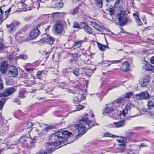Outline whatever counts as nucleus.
<instances>
[{"label":"nucleus","mask_w":154,"mask_h":154,"mask_svg":"<svg viewBox=\"0 0 154 154\" xmlns=\"http://www.w3.org/2000/svg\"><path fill=\"white\" fill-rule=\"evenodd\" d=\"M87 116L88 114H87L85 116H82L80 121V124L75 125V129H77L78 132L77 136L82 135L85 133L86 129L90 128L95 125L94 124L90 125L92 122V121L89 120L87 117Z\"/></svg>","instance_id":"nucleus-1"},{"label":"nucleus","mask_w":154,"mask_h":154,"mask_svg":"<svg viewBox=\"0 0 154 154\" xmlns=\"http://www.w3.org/2000/svg\"><path fill=\"white\" fill-rule=\"evenodd\" d=\"M72 135V134L67 131L63 130L58 131L55 132L54 134V136L59 138L65 140L68 138Z\"/></svg>","instance_id":"nucleus-2"},{"label":"nucleus","mask_w":154,"mask_h":154,"mask_svg":"<svg viewBox=\"0 0 154 154\" xmlns=\"http://www.w3.org/2000/svg\"><path fill=\"white\" fill-rule=\"evenodd\" d=\"M134 106L133 105L130 103H128L126 106L125 108L124 109L122 112H120L118 114L119 117L121 119H123L126 116V114H128V112Z\"/></svg>","instance_id":"nucleus-3"},{"label":"nucleus","mask_w":154,"mask_h":154,"mask_svg":"<svg viewBox=\"0 0 154 154\" xmlns=\"http://www.w3.org/2000/svg\"><path fill=\"white\" fill-rule=\"evenodd\" d=\"M8 75L11 77H14L18 75V70L17 68L14 66H10L8 68Z\"/></svg>","instance_id":"nucleus-4"},{"label":"nucleus","mask_w":154,"mask_h":154,"mask_svg":"<svg viewBox=\"0 0 154 154\" xmlns=\"http://www.w3.org/2000/svg\"><path fill=\"white\" fill-rule=\"evenodd\" d=\"M15 91V89L13 87L6 88L0 94V97H6L14 93Z\"/></svg>","instance_id":"nucleus-5"},{"label":"nucleus","mask_w":154,"mask_h":154,"mask_svg":"<svg viewBox=\"0 0 154 154\" xmlns=\"http://www.w3.org/2000/svg\"><path fill=\"white\" fill-rule=\"evenodd\" d=\"M64 21L57 22L54 26L56 32L57 33L60 34L63 31V25L64 24Z\"/></svg>","instance_id":"nucleus-6"},{"label":"nucleus","mask_w":154,"mask_h":154,"mask_svg":"<svg viewBox=\"0 0 154 154\" xmlns=\"http://www.w3.org/2000/svg\"><path fill=\"white\" fill-rule=\"evenodd\" d=\"M135 98L137 100H147L149 98V95L147 91H144L139 94L136 95Z\"/></svg>","instance_id":"nucleus-7"},{"label":"nucleus","mask_w":154,"mask_h":154,"mask_svg":"<svg viewBox=\"0 0 154 154\" xmlns=\"http://www.w3.org/2000/svg\"><path fill=\"white\" fill-rule=\"evenodd\" d=\"M50 2L53 8L59 9L62 8L63 3L58 0H50Z\"/></svg>","instance_id":"nucleus-8"},{"label":"nucleus","mask_w":154,"mask_h":154,"mask_svg":"<svg viewBox=\"0 0 154 154\" xmlns=\"http://www.w3.org/2000/svg\"><path fill=\"white\" fill-rule=\"evenodd\" d=\"M40 34V32L38 29V27L35 28L30 33L31 38L33 39L35 38Z\"/></svg>","instance_id":"nucleus-9"},{"label":"nucleus","mask_w":154,"mask_h":154,"mask_svg":"<svg viewBox=\"0 0 154 154\" xmlns=\"http://www.w3.org/2000/svg\"><path fill=\"white\" fill-rule=\"evenodd\" d=\"M143 68L146 71H154V66H152L146 61H144Z\"/></svg>","instance_id":"nucleus-10"},{"label":"nucleus","mask_w":154,"mask_h":154,"mask_svg":"<svg viewBox=\"0 0 154 154\" xmlns=\"http://www.w3.org/2000/svg\"><path fill=\"white\" fill-rule=\"evenodd\" d=\"M61 141H63V140H56L54 141L53 143L47 142L45 143L44 146L45 147H47L48 146L49 147V146H51L53 144L54 146H56L60 145L61 143Z\"/></svg>","instance_id":"nucleus-11"},{"label":"nucleus","mask_w":154,"mask_h":154,"mask_svg":"<svg viewBox=\"0 0 154 154\" xmlns=\"http://www.w3.org/2000/svg\"><path fill=\"white\" fill-rule=\"evenodd\" d=\"M149 82V78L148 76H146L144 77L140 82V83L142 87H145L148 84Z\"/></svg>","instance_id":"nucleus-12"},{"label":"nucleus","mask_w":154,"mask_h":154,"mask_svg":"<svg viewBox=\"0 0 154 154\" xmlns=\"http://www.w3.org/2000/svg\"><path fill=\"white\" fill-rule=\"evenodd\" d=\"M110 104L106 105V108L105 109V111L107 114L110 117H112V115H109V114L112 113L114 110V109L112 106H110Z\"/></svg>","instance_id":"nucleus-13"},{"label":"nucleus","mask_w":154,"mask_h":154,"mask_svg":"<svg viewBox=\"0 0 154 154\" xmlns=\"http://www.w3.org/2000/svg\"><path fill=\"white\" fill-rule=\"evenodd\" d=\"M129 18L127 17L123 18L118 21L119 25L120 26H123L126 24L129 21Z\"/></svg>","instance_id":"nucleus-14"},{"label":"nucleus","mask_w":154,"mask_h":154,"mask_svg":"<svg viewBox=\"0 0 154 154\" xmlns=\"http://www.w3.org/2000/svg\"><path fill=\"white\" fill-rule=\"evenodd\" d=\"M8 65L7 63L4 62H2L1 65L0 70L1 72L4 74H5V72L7 68Z\"/></svg>","instance_id":"nucleus-15"},{"label":"nucleus","mask_w":154,"mask_h":154,"mask_svg":"<svg viewBox=\"0 0 154 154\" xmlns=\"http://www.w3.org/2000/svg\"><path fill=\"white\" fill-rule=\"evenodd\" d=\"M126 12L125 11H120V12L118 13L116 16L117 19L118 21L120 20L121 19L125 17Z\"/></svg>","instance_id":"nucleus-16"},{"label":"nucleus","mask_w":154,"mask_h":154,"mask_svg":"<svg viewBox=\"0 0 154 154\" xmlns=\"http://www.w3.org/2000/svg\"><path fill=\"white\" fill-rule=\"evenodd\" d=\"M129 64L127 62H124L122 63L121 69L123 71H126L129 69Z\"/></svg>","instance_id":"nucleus-17"},{"label":"nucleus","mask_w":154,"mask_h":154,"mask_svg":"<svg viewBox=\"0 0 154 154\" xmlns=\"http://www.w3.org/2000/svg\"><path fill=\"white\" fill-rule=\"evenodd\" d=\"M125 98L124 97H121L119 98L118 99L113 102V103L114 104L116 103H122L124 104V103H125V102L127 101L126 100H125Z\"/></svg>","instance_id":"nucleus-18"},{"label":"nucleus","mask_w":154,"mask_h":154,"mask_svg":"<svg viewBox=\"0 0 154 154\" xmlns=\"http://www.w3.org/2000/svg\"><path fill=\"white\" fill-rule=\"evenodd\" d=\"M30 140V138L26 136H23L20 137L19 141L20 143H25L28 142Z\"/></svg>","instance_id":"nucleus-19"},{"label":"nucleus","mask_w":154,"mask_h":154,"mask_svg":"<svg viewBox=\"0 0 154 154\" xmlns=\"http://www.w3.org/2000/svg\"><path fill=\"white\" fill-rule=\"evenodd\" d=\"M6 26L8 29V32L10 33L12 31H15L14 27H15L14 23H11L9 25H7Z\"/></svg>","instance_id":"nucleus-20"},{"label":"nucleus","mask_w":154,"mask_h":154,"mask_svg":"<svg viewBox=\"0 0 154 154\" xmlns=\"http://www.w3.org/2000/svg\"><path fill=\"white\" fill-rule=\"evenodd\" d=\"M78 60V56L76 54H73L72 55V57L69 61V63H75Z\"/></svg>","instance_id":"nucleus-21"},{"label":"nucleus","mask_w":154,"mask_h":154,"mask_svg":"<svg viewBox=\"0 0 154 154\" xmlns=\"http://www.w3.org/2000/svg\"><path fill=\"white\" fill-rule=\"evenodd\" d=\"M113 124L115 125L116 128H119L123 127L125 125V123L124 121H122L117 122H114Z\"/></svg>","instance_id":"nucleus-22"},{"label":"nucleus","mask_w":154,"mask_h":154,"mask_svg":"<svg viewBox=\"0 0 154 154\" xmlns=\"http://www.w3.org/2000/svg\"><path fill=\"white\" fill-rule=\"evenodd\" d=\"M83 29H85V31L89 34H92L93 31L91 28L87 25H86L84 26Z\"/></svg>","instance_id":"nucleus-23"},{"label":"nucleus","mask_w":154,"mask_h":154,"mask_svg":"<svg viewBox=\"0 0 154 154\" xmlns=\"http://www.w3.org/2000/svg\"><path fill=\"white\" fill-rule=\"evenodd\" d=\"M123 4L122 0H117L115 2L114 5L115 7L116 8H119Z\"/></svg>","instance_id":"nucleus-24"},{"label":"nucleus","mask_w":154,"mask_h":154,"mask_svg":"<svg viewBox=\"0 0 154 154\" xmlns=\"http://www.w3.org/2000/svg\"><path fill=\"white\" fill-rule=\"evenodd\" d=\"M49 38H50V36L47 34L44 33L42 35V38L40 39L41 41L45 42Z\"/></svg>","instance_id":"nucleus-25"},{"label":"nucleus","mask_w":154,"mask_h":154,"mask_svg":"<svg viewBox=\"0 0 154 154\" xmlns=\"http://www.w3.org/2000/svg\"><path fill=\"white\" fill-rule=\"evenodd\" d=\"M28 142H29V143H27V144H25L28 149H29L32 147H34V141L33 140L30 139V140Z\"/></svg>","instance_id":"nucleus-26"},{"label":"nucleus","mask_w":154,"mask_h":154,"mask_svg":"<svg viewBox=\"0 0 154 154\" xmlns=\"http://www.w3.org/2000/svg\"><path fill=\"white\" fill-rule=\"evenodd\" d=\"M72 73L75 76H77L81 77L82 74L79 73V69L78 68H76L73 69L72 70Z\"/></svg>","instance_id":"nucleus-27"},{"label":"nucleus","mask_w":154,"mask_h":154,"mask_svg":"<svg viewBox=\"0 0 154 154\" xmlns=\"http://www.w3.org/2000/svg\"><path fill=\"white\" fill-rule=\"evenodd\" d=\"M97 45L98 47L100 50L103 51L105 50V48H108V45H103L100 43H98Z\"/></svg>","instance_id":"nucleus-28"},{"label":"nucleus","mask_w":154,"mask_h":154,"mask_svg":"<svg viewBox=\"0 0 154 154\" xmlns=\"http://www.w3.org/2000/svg\"><path fill=\"white\" fill-rule=\"evenodd\" d=\"M79 10V8L77 7L70 10L69 11V14L72 15H75L78 12Z\"/></svg>","instance_id":"nucleus-29"},{"label":"nucleus","mask_w":154,"mask_h":154,"mask_svg":"<svg viewBox=\"0 0 154 154\" xmlns=\"http://www.w3.org/2000/svg\"><path fill=\"white\" fill-rule=\"evenodd\" d=\"M95 4L99 8H101L102 7V0H94Z\"/></svg>","instance_id":"nucleus-30"},{"label":"nucleus","mask_w":154,"mask_h":154,"mask_svg":"<svg viewBox=\"0 0 154 154\" xmlns=\"http://www.w3.org/2000/svg\"><path fill=\"white\" fill-rule=\"evenodd\" d=\"M148 106L150 109L154 108V102L151 100L148 101Z\"/></svg>","instance_id":"nucleus-31"},{"label":"nucleus","mask_w":154,"mask_h":154,"mask_svg":"<svg viewBox=\"0 0 154 154\" xmlns=\"http://www.w3.org/2000/svg\"><path fill=\"white\" fill-rule=\"evenodd\" d=\"M46 151L45 152L47 154H51L54 151V150L51 148V147L48 146L46 147Z\"/></svg>","instance_id":"nucleus-32"},{"label":"nucleus","mask_w":154,"mask_h":154,"mask_svg":"<svg viewBox=\"0 0 154 154\" xmlns=\"http://www.w3.org/2000/svg\"><path fill=\"white\" fill-rule=\"evenodd\" d=\"M16 59L26 60L27 58V56L25 54H21L16 57Z\"/></svg>","instance_id":"nucleus-33"},{"label":"nucleus","mask_w":154,"mask_h":154,"mask_svg":"<svg viewBox=\"0 0 154 154\" xmlns=\"http://www.w3.org/2000/svg\"><path fill=\"white\" fill-rule=\"evenodd\" d=\"M125 145V143H121L119 145L118 148L119 149H121L122 152H123L124 150Z\"/></svg>","instance_id":"nucleus-34"},{"label":"nucleus","mask_w":154,"mask_h":154,"mask_svg":"<svg viewBox=\"0 0 154 154\" xmlns=\"http://www.w3.org/2000/svg\"><path fill=\"white\" fill-rule=\"evenodd\" d=\"M33 125L32 123L30 122H28L26 123V127L27 129H30V130L31 131L32 130V127Z\"/></svg>","instance_id":"nucleus-35"},{"label":"nucleus","mask_w":154,"mask_h":154,"mask_svg":"<svg viewBox=\"0 0 154 154\" xmlns=\"http://www.w3.org/2000/svg\"><path fill=\"white\" fill-rule=\"evenodd\" d=\"M53 38L50 36V38H49L45 42L48 43L49 44L51 45L53 44Z\"/></svg>","instance_id":"nucleus-36"},{"label":"nucleus","mask_w":154,"mask_h":154,"mask_svg":"<svg viewBox=\"0 0 154 154\" xmlns=\"http://www.w3.org/2000/svg\"><path fill=\"white\" fill-rule=\"evenodd\" d=\"M15 38L17 41L20 43L22 42L23 41V37L20 35H17L15 36Z\"/></svg>","instance_id":"nucleus-37"},{"label":"nucleus","mask_w":154,"mask_h":154,"mask_svg":"<svg viewBox=\"0 0 154 154\" xmlns=\"http://www.w3.org/2000/svg\"><path fill=\"white\" fill-rule=\"evenodd\" d=\"M43 73V71H38L36 74V78L38 79H41V75Z\"/></svg>","instance_id":"nucleus-38"},{"label":"nucleus","mask_w":154,"mask_h":154,"mask_svg":"<svg viewBox=\"0 0 154 154\" xmlns=\"http://www.w3.org/2000/svg\"><path fill=\"white\" fill-rule=\"evenodd\" d=\"M82 43V41L75 42L74 43V45L75 46L77 47L78 48H79V47H81Z\"/></svg>","instance_id":"nucleus-39"},{"label":"nucleus","mask_w":154,"mask_h":154,"mask_svg":"<svg viewBox=\"0 0 154 154\" xmlns=\"http://www.w3.org/2000/svg\"><path fill=\"white\" fill-rule=\"evenodd\" d=\"M26 93L25 91L23 90H20L19 92V96L20 98H23Z\"/></svg>","instance_id":"nucleus-40"},{"label":"nucleus","mask_w":154,"mask_h":154,"mask_svg":"<svg viewBox=\"0 0 154 154\" xmlns=\"http://www.w3.org/2000/svg\"><path fill=\"white\" fill-rule=\"evenodd\" d=\"M117 140L119 141L120 143H125L124 142L126 140V138L125 137H120Z\"/></svg>","instance_id":"nucleus-41"},{"label":"nucleus","mask_w":154,"mask_h":154,"mask_svg":"<svg viewBox=\"0 0 154 154\" xmlns=\"http://www.w3.org/2000/svg\"><path fill=\"white\" fill-rule=\"evenodd\" d=\"M84 74L87 77H90L91 74V72L90 70H87L85 71Z\"/></svg>","instance_id":"nucleus-42"},{"label":"nucleus","mask_w":154,"mask_h":154,"mask_svg":"<svg viewBox=\"0 0 154 154\" xmlns=\"http://www.w3.org/2000/svg\"><path fill=\"white\" fill-rule=\"evenodd\" d=\"M72 27L74 28L79 29L80 26L78 23L76 22H74L73 23Z\"/></svg>","instance_id":"nucleus-43"},{"label":"nucleus","mask_w":154,"mask_h":154,"mask_svg":"<svg viewBox=\"0 0 154 154\" xmlns=\"http://www.w3.org/2000/svg\"><path fill=\"white\" fill-rule=\"evenodd\" d=\"M133 16L134 17V19L136 20L140 19L138 13L136 12L133 14Z\"/></svg>","instance_id":"nucleus-44"},{"label":"nucleus","mask_w":154,"mask_h":154,"mask_svg":"<svg viewBox=\"0 0 154 154\" xmlns=\"http://www.w3.org/2000/svg\"><path fill=\"white\" fill-rule=\"evenodd\" d=\"M5 98H4L2 99V100H0V110L2 109L3 105L5 102Z\"/></svg>","instance_id":"nucleus-45"},{"label":"nucleus","mask_w":154,"mask_h":154,"mask_svg":"<svg viewBox=\"0 0 154 154\" xmlns=\"http://www.w3.org/2000/svg\"><path fill=\"white\" fill-rule=\"evenodd\" d=\"M79 97H80V96L79 95L78 96V97H75L73 99V100L75 102H80V100L79 98Z\"/></svg>","instance_id":"nucleus-46"},{"label":"nucleus","mask_w":154,"mask_h":154,"mask_svg":"<svg viewBox=\"0 0 154 154\" xmlns=\"http://www.w3.org/2000/svg\"><path fill=\"white\" fill-rule=\"evenodd\" d=\"M132 96V93L130 92V93H128L127 94H126L125 95L124 97L125 98L128 99V98L131 97Z\"/></svg>","instance_id":"nucleus-47"},{"label":"nucleus","mask_w":154,"mask_h":154,"mask_svg":"<svg viewBox=\"0 0 154 154\" xmlns=\"http://www.w3.org/2000/svg\"><path fill=\"white\" fill-rule=\"evenodd\" d=\"M83 108V107L82 106L80 105H79L78 106H76L75 110L79 111V110L82 109V108Z\"/></svg>","instance_id":"nucleus-48"},{"label":"nucleus","mask_w":154,"mask_h":154,"mask_svg":"<svg viewBox=\"0 0 154 154\" xmlns=\"http://www.w3.org/2000/svg\"><path fill=\"white\" fill-rule=\"evenodd\" d=\"M137 26H140L142 25V23L140 19L136 20Z\"/></svg>","instance_id":"nucleus-49"},{"label":"nucleus","mask_w":154,"mask_h":154,"mask_svg":"<svg viewBox=\"0 0 154 154\" xmlns=\"http://www.w3.org/2000/svg\"><path fill=\"white\" fill-rule=\"evenodd\" d=\"M121 60H112L109 61L111 63H120Z\"/></svg>","instance_id":"nucleus-50"},{"label":"nucleus","mask_w":154,"mask_h":154,"mask_svg":"<svg viewBox=\"0 0 154 154\" xmlns=\"http://www.w3.org/2000/svg\"><path fill=\"white\" fill-rule=\"evenodd\" d=\"M103 136L104 137H113V135L111 134H110L109 133H105L104 134Z\"/></svg>","instance_id":"nucleus-51"},{"label":"nucleus","mask_w":154,"mask_h":154,"mask_svg":"<svg viewBox=\"0 0 154 154\" xmlns=\"http://www.w3.org/2000/svg\"><path fill=\"white\" fill-rule=\"evenodd\" d=\"M4 46L3 41L2 40L0 39V51L3 48Z\"/></svg>","instance_id":"nucleus-52"},{"label":"nucleus","mask_w":154,"mask_h":154,"mask_svg":"<svg viewBox=\"0 0 154 154\" xmlns=\"http://www.w3.org/2000/svg\"><path fill=\"white\" fill-rule=\"evenodd\" d=\"M145 114L148 116V117H150L152 116V113L150 112L149 111H147L145 112Z\"/></svg>","instance_id":"nucleus-53"},{"label":"nucleus","mask_w":154,"mask_h":154,"mask_svg":"<svg viewBox=\"0 0 154 154\" xmlns=\"http://www.w3.org/2000/svg\"><path fill=\"white\" fill-rule=\"evenodd\" d=\"M14 56L13 54H11L8 57L7 59L11 61L14 58Z\"/></svg>","instance_id":"nucleus-54"},{"label":"nucleus","mask_w":154,"mask_h":154,"mask_svg":"<svg viewBox=\"0 0 154 154\" xmlns=\"http://www.w3.org/2000/svg\"><path fill=\"white\" fill-rule=\"evenodd\" d=\"M90 24L91 26L94 27L97 25V24L96 23L92 22H90Z\"/></svg>","instance_id":"nucleus-55"},{"label":"nucleus","mask_w":154,"mask_h":154,"mask_svg":"<svg viewBox=\"0 0 154 154\" xmlns=\"http://www.w3.org/2000/svg\"><path fill=\"white\" fill-rule=\"evenodd\" d=\"M7 18V16H5V17L4 18L3 17H1V15L0 14V23H1L2 21L5 20Z\"/></svg>","instance_id":"nucleus-56"},{"label":"nucleus","mask_w":154,"mask_h":154,"mask_svg":"<svg viewBox=\"0 0 154 154\" xmlns=\"http://www.w3.org/2000/svg\"><path fill=\"white\" fill-rule=\"evenodd\" d=\"M109 12L110 13V14L111 15H112L114 14V10L112 8L110 9L109 10Z\"/></svg>","instance_id":"nucleus-57"},{"label":"nucleus","mask_w":154,"mask_h":154,"mask_svg":"<svg viewBox=\"0 0 154 154\" xmlns=\"http://www.w3.org/2000/svg\"><path fill=\"white\" fill-rule=\"evenodd\" d=\"M3 88V83L2 80L0 79V90Z\"/></svg>","instance_id":"nucleus-58"},{"label":"nucleus","mask_w":154,"mask_h":154,"mask_svg":"<svg viewBox=\"0 0 154 154\" xmlns=\"http://www.w3.org/2000/svg\"><path fill=\"white\" fill-rule=\"evenodd\" d=\"M80 99H79V100H80V101H82L85 98V97L83 96V95L82 94H80Z\"/></svg>","instance_id":"nucleus-59"},{"label":"nucleus","mask_w":154,"mask_h":154,"mask_svg":"<svg viewBox=\"0 0 154 154\" xmlns=\"http://www.w3.org/2000/svg\"><path fill=\"white\" fill-rule=\"evenodd\" d=\"M40 1V2L38 4V6L37 7V8H38V7H40V6L41 5V4H42L43 3L45 2V1H48V0H39Z\"/></svg>","instance_id":"nucleus-60"},{"label":"nucleus","mask_w":154,"mask_h":154,"mask_svg":"<svg viewBox=\"0 0 154 154\" xmlns=\"http://www.w3.org/2000/svg\"><path fill=\"white\" fill-rule=\"evenodd\" d=\"M142 20L143 21L144 23L146 24L147 23V22L146 21V18L145 17H143L142 18Z\"/></svg>","instance_id":"nucleus-61"},{"label":"nucleus","mask_w":154,"mask_h":154,"mask_svg":"<svg viewBox=\"0 0 154 154\" xmlns=\"http://www.w3.org/2000/svg\"><path fill=\"white\" fill-rule=\"evenodd\" d=\"M150 62L152 64H154V56L151 58Z\"/></svg>","instance_id":"nucleus-62"},{"label":"nucleus","mask_w":154,"mask_h":154,"mask_svg":"<svg viewBox=\"0 0 154 154\" xmlns=\"http://www.w3.org/2000/svg\"><path fill=\"white\" fill-rule=\"evenodd\" d=\"M25 70L30 72L32 71L33 69L31 68H25Z\"/></svg>","instance_id":"nucleus-63"},{"label":"nucleus","mask_w":154,"mask_h":154,"mask_svg":"<svg viewBox=\"0 0 154 154\" xmlns=\"http://www.w3.org/2000/svg\"><path fill=\"white\" fill-rule=\"evenodd\" d=\"M14 102L18 103V104H20V102L19 100L17 98H15L14 99Z\"/></svg>","instance_id":"nucleus-64"}]
</instances>
